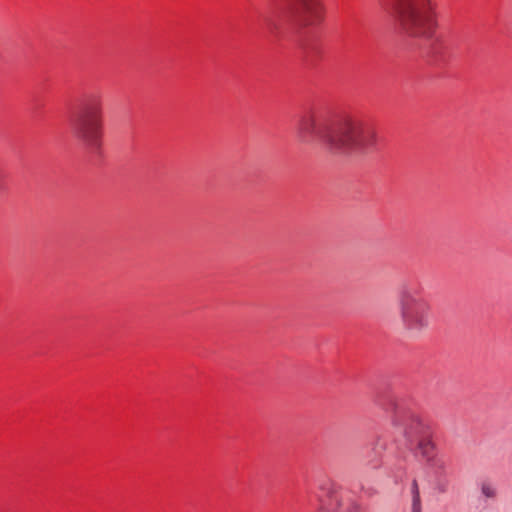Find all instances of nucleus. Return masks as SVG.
Returning <instances> with one entry per match:
<instances>
[{
    "label": "nucleus",
    "instance_id": "1",
    "mask_svg": "<svg viewBox=\"0 0 512 512\" xmlns=\"http://www.w3.org/2000/svg\"><path fill=\"white\" fill-rule=\"evenodd\" d=\"M296 136L301 144H320L335 156L366 155L375 151L377 144L376 130L368 123L357 119L327 123L315 114L299 119Z\"/></svg>",
    "mask_w": 512,
    "mask_h": 512
},
{
    "label": "nucleus",
    "instance_id": "2",
    "mask_svg": "<svg viewBox=\"0 0 512 512\" xmlns=\"http://www.w3.org/2000/svg\"><path fill=\"white\" fill-rule=\"evenodd\" d=\"M389 11L406 37L420 40L434 38L438 21L430 0H390Z\"/></svg>",
    "mask_w": 512,
    "mask_h": 512
},
{
    "label": "nucleus",
    "instance_id": "3",
    "mask_svg": "<svg viewBox=\"0 0 512 512\" xmlns=\"http://www.w3.org/2000/svg\"><path fill=\"white\" fill-rule=\"evenodd\" d=\"M75 139L88 151L100 150L103 141V100L98 94L87 95L71 120Z\"/></svg>",
    "mask_w": 512,
    "mask_h": 512
},
{
    "label": "nucleus",
    "instance_id": "4",
    "mask_svg": "<svg viewBox=\"0 0 512 512\" xmlns=\"http://www.w3.org/2000/svg\"><path fill=\"white\" fill-rule=\"evenodd\" d=\"M398 312L403 332L411 338L422 336L430 326V303L404 285L398 296Z\"/></svg>",
    "mask_w": 512,
    "mask_h": 512
},
{
    "label": "nucleus",
    "instance_id": "5",
    "mask_svg": "<svg viewBox=\"0 0 512 512\" xmlns=\"http://www.w3.org/2000/svg\"><path fill=\"white\" fill-rule=\"evenodd\" d=\"M280 10L287 22L301 28L320 23L324 14V6L320 0H295Z\"/></svg>",
    "mask_w": 512,
    "mask_h": 512
},
{
    "label": "nucleus",
    "instance_id": "6",
    "mask_svg": "<svg viewBox=\"0 0 512 512\" xmlns=\"http://www.w3.org/2000/svg\"><path fill=\"white\" fill-rule=\"evenodd\" d=\"M391 422L396 437H402L405 445H412L420 438L423 424L419 417L403 405L391 403Z\"/></svg>",
    "mask_w": 512,
    "mask_h": 512
},
{
    "label": "nucleus",
    "instance_id": "7",
    "mask_svg": "<svg viewBox=\"0 0 512 512\" xmlns=\"http://www.w3.org/2000/svg\"><path fill=\"white\" fill-rule=\"evenodd\" d=\"M318 512H360L356 503L343 494L333 491L322 501Z\"/></svg>",
    "mask_w": 512,
    "mask_h": 512
},
{
    "label": "nucleus",
    "instance_id": "8",
    "mask_svg": "<svg viewBox=\"0 0 512 512\" xmlns=\"http://www.w3.org/2000/svg\"><path fill=\"white\" fill-rule=\"evenodd\" d=\"M416 453L429 464L435 457V445L428 438H419L416 440Z\"/></svg>",
    "mask_w": 512,
    "mask_h": 512
},
{
    "label": "nucleus",
    "instance_id": "9",
    "mask_svg": "<svg viewBox=\"0 0 512 512\" xmlns=\"http://www.w3.org/2000/svg\"><path fill=\"white\" fill-rule=\"evenodd\" d=\"M412 512H421V498L417 480L411 483Z\"/></svg>",
    "mask_w": 512,
    "mask_h": 512
},
{
    "label": "nucleus",
    "instance_id": "10",
    "mask_svg": "<svg viewBox=\"0 0 512 512\" xmlns=\"http://www.w3.org/2000/svg\"><path fill=\"white\" fill-rule=\"evenodd\" d=\"M428 466L439 475L445 474L447 468L445 460L437 456L428 464Z\"/></svg>",
    "mask_w": 512,
    "mask_h": 512
},
{
    "label": "nucleus",
    "instance_id": "11",
    "mask_svg": "<svg viewBox=\"0 0 512 512\" xmlns=\"http://www.w3.org/2000/svg\"><path fill=\"white\" fill-rule=\"evenodd\" d=\"M481 493L485 498H495L497 491L494 485L489 482H483L481 484Z\"/></svg>",
    "mask_w": 512,
    "mask_h": 512
},
{
    "label": "nucleus",
    "instance_id": "12",
    "mask_svg": "<svg viewBox=\"0 0 512 512\" xmlns=\"http://www.w3.org/2000/svg\"><path fill=\"white\" fill-rule=\"evenodd\" d=\"M436 490L440 493H445L447 491V484L442 482H437Z\"/></svg>",
    "mask_w": 512,
    "mask_h": 512
}]
</instances>
